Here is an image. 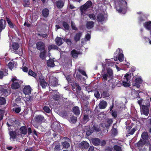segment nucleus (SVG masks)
I'll return each mask as SVG.
<instances>
[{"label":"nucleus","mask_w":151,"mask_h":151,"mask_svg":"<svg viewBox=\"0 0 151 151\" xmlns=\"http://www.w3.org/2000/svg\"><path fill=\"white\" fill-rule=\"evenodd\" d=\"M82 35V32H79L76 34L74 37V39L75 42H77L80 40Z\"/></svg>","instance_id":"17"},{"label":"nucleus","mask_w":151,"mask_h":151,"mask_svg":"<svg viewBox=\"0 0 151 151\" xmlns=\"http://www.w3.org/2000/svg\"><path fill=\"white\" fill-rule=\"evenodd\" d=\"M144 27L148 30H151V21L145 22L143 24Z\"/></svg>","instance_id":"32"},{"label":"nucleus","mask_w":151,"mask_h":151,"mask_svg":"<svg viewBox=\"0 0 151 151\" xmlns=\"http://www.w3.org/2000/svg\"><path fill=\"white\" fill-rule=\"evenodd\" d=\"M70 85L72 86L73 89H76V91H80L81 88L79 86V84L76 83L75 82L73 84H70Z\"/></svg>","instance_id":"23"},{"label":"nucleus","mask_w":151,"mask_h":151,"mask_svg":"<svg viewBox=\"0 0 151 151\" xmlns=\"http://www.w3.org/2000/svg\"><path fill=\"white\" fill-rule=\"evenodd\" d=\"M107 74L104 73L101 76V78H102L104 83H106V82L108 80L109 83L111 82V81H114V79L113 78H111V77H109Z\"/></svg>","instance_id":"4"},{"label":"nucleus","mask_w":151,"mask_h":151,"mask_svg":"<svg viewBox=\"0 0 151 151\" xmlns=\"http://www.w3.org/2000/svg\"><path fill=\"white\" fill-rule=\"evenodd\" d=\"M55 41L57 45L60 46L63 43V38L61 37H57L55 39Z\"/></svg>","instance_id":"29"},{"label":"nucleus","mask_w":151,"mask_h":151,"mask_svg":"<svg viewBox=\"0 0 151 151\" xmlns=\"http://www.w3.org/2000/svg\"><path fill=\"white\" fill-rule=\"evenodd\" d=\"M132 127L131 126H128L126 127V129L127 130V133L126 136L127 137L128 136L134 134L135 132L137 130V129L135 128H133L131 129Z\"/></svg>","instance_id":"3"},{"label":"nucleus","mask_w":151,"mask_h":151,"mask_svg":"<svg viewBox=\"0 0 151 151\" xmlns=\"http://www.w3.org/2000/svg\"><path fill=\"white\" fill-rule=\"evenodd\" d=\"M45 43L42 41H39L36 44V48L38 50L42 51L45 50Z\"/></svg>","instance_id":"6"},{"label":"nucleus","mask_w":151,"mask_h":151,"mask_svg":"<svg viewBox=\"0 0 151 151\" xmlns=\"http://www.w3.org/2000/svg\"><path fill=\"white\" fill-rule=\"evenodd\" d=\"M113 148L112 147L107 146L104 150V151H113Z\"/></svg>","instance_id":"64"},{"label":"nucleus","mask_w":151,"mask_h":151,"mask_svg":"<svg viewBox=\"0 0 151 151\" xmlns=\"http://www.w3.org/2000/svg\"><path fill=\"white\" fill-rule=\"evenodd\" d=\"M77 120V117H76L74 116H72L69 118V121L71 123H75Z\"/></svg>","instance_id":"45"},{"label":"nucleus","mask_w":151,"mask_h":151,"mask_svg":"<svg viewBox=\"0 0 151 151\" xmlns=\"http://www.w3.org/2000/svg\"><path fill=\"white\" fill-rule=\"evenodd\" d=\"M19 130L20 131V133L21 134L25 135L27 133V128L26 126L21 127Z\"/></svg>","instance_id":"30"},{"label":"nucleus","mask_w":151,"mask_h":151,"mask_svg":"<svg viewBox=\"0 0 151 151\" xmlns=\"http://www.w3.org/2000/svg\"><path fill=\"white\" fill-rule=\"evenodd\" d=\"M7 72L6 70L3 71L0 70V79H2L4 76L8 75Z\"/></svg>","instance_id":"40"},{"label":"nucleus","mask_w":151,"mask_h":151,"mask_svg":"<svg viewBox=\"0 0 151 151\" xmlns=\"http://www.w3.org/2000/svg\"><path fill=\"white\" fill-rule=\"evenodd\" d=\"M58 47L55 45H49L48 47V50L49 51H50L52 50H58Z\"/></svg>","instance_id":"43"},{"label":"nucleus","mask_w":151,"mask_h":151,"mask_svg":"<svg viewBox=\"0 0 151 151\" xmlns=\"http://www.w3.org/2000/svg\"><path fill=\"white\" fill-rule=\"evenodd\" d=\"M107 106V102L104 100L100 101L99 104V107L100 109H104Z\"/></svg>","instance_id":"18"},{"label":"nucleus","mask_w":151,"mask_h":151,"mask_svg":"<svg viewBox=\"0 0 151 151\" xmlns=\"http://www.w3.org/2000/svg\"><path fill=\"white\" fill-rule=\"evenodd\" d=\"M115 8L120 13L125 14L127 11V2L125 0H114Z\"/></svg>","instance_id":"1"},{"label":"nucleus","mask_w":151,"mask_h":151,"mask_svg":"<svg viewBox=\"0 0 151 151\" xmlns=\"http://www.w3.org/2000/svg\"><path fill=\"white\" fill-rule=\"evenodd\" d=\"M6 20L2 19H0V32L6 27Z\"/></svg>","instance_id":"15"},{"label":"nucleus","mask_w":151,"mask_h":151,"mask_svg":"<svg viewBox=\"0 0 151 151\" xmlns=\"http://www.w3.org/2000/svg\"><path fill=\"white\" fill-rule=\"evenodd\" d=\"M113 148L115 151H122V147L119 145H114Z\"/></svg>","instance_id":"49"},{"label":"nucleus","mask_w":151,"mask_h":151,"mask_svg":"<svg viewBox=\"0 0 151 151\" xmlns=\"http://www.w3.org/2000/svg\"><path fill=\"white\" fill-rule=\"evenodd\" d=\"M90 127L93 130V132L94 131L97 132L99 131V129L96 125H93V126H91Z\"/></svg>","instance_id":"62"},{"label":"nucleus","mask_w":151,"mask_h":151,"mask_svg":"<svg viewBox=\"0 0 151 151\" xmlns=\"http://www.w3.org/2000/svg\"><path fill=\"white\" fill-rule=\"evenodd\" d=\"M88 16L90 19L95 20L96 19V16L94 14H90L88 15Z\"/></svg>","instance_id":"61"},{"label":"nucleus","mask_w":151,"mask_h":151,"mask_svg":"<svg viewBox=\"0 0 151 151\" xmlns=\"http://www.w3.org/2000/svg\"><path fill=\"white\" fill-rule=\"evenodd\" d=\"M28 74L29 75L35 78H36L37 77V73L31 69L29 70Z\"/></svg>","instance_id":"46"},{"label":"nucleus","mask_w":151,"mask_h":151,"mask_svg":"<svg viewBox=\"0 0 151 151\" xmlns=\"http://www.w3.org/2000/svg\"><path fill=\"white\" fill-rule=\"evenodd\" d=\"M47 63L49 67H53L55 66L54 60L51 58L47 60Z\"/></svg>","instance_id":"35"},{"label":"nucleus","mask_w":151,"mask_h":151,"mask_svg":"<svg viewBox=\"0 0 151 151\" xmlns=\"http://www.w3.org/2000/svg\"><path fill=\"white\" fill-rule=\"evenodd\" d=\"M31 88L29 85L25 86L24 88L23 92L25 95H29L31 93Z\"/></svg>","instance_id":"16"},{"label":"nucleus","mask_w":151,"mask_h":151,"mask_svg":"<svg viewBox=\"0 0 151 151\" xmlns=\"http://www.w3.org/2000/svg\"><path fill=\"white\" fill-rule=\"evenodd\" d=\"M107 73H106L107 74V75H109V77H111V78L113 77V72L112 70L111 69H108L107 70Z\"/></svg>","instance_id":"50"},{"label":"nucleus","mask_w":151,"mask_h":151,"mask_svg":"<svg viewBox=\"0 0 151 151\" xmlns=\"http://www.w3.org/2000/svg\"><path fill=\"white\" fill-rule=\"evenodd\" d=\"M9 134L10 136V139L14 141L17 137L16 132L15 131H9Z\"/></svg>","instance_id":"20"},{"label":"nucleus","mask_w":151,"mask_h":151,"mask_svg":"<svg viewBox=\"0 0 151 151\" xmlns=\"http://www.w3.org/2000/svg\"><path fill=\"white\" fill-rule=\"evenodd\" d=\"M6 104V100L4 97L0 96V105H4Z\"/></svg>","instance_id":"48"},{"label":"nucleus","mask_w":151,"mask_h":151,"mask_svg":"<svg viewBox=\"0 0 151 151\" xmlns=\"http://www.w3.org/2000/svg\"><path fill=\"white\" fill-rule=\"evenodd\" d=\"M122 50L119 48H118L116 51L115 53L119 55L118 56V60L120 62H122L123 60H124V55L121 53Z\"/></svg>","instance_id":"11"},{"label":"nucleus","mask_w":151,"mask_h":151,"mask_svg":"<svg viewBox=\"0 0 151 151\" xmlns=\"http://www.w3.org/2000/svg\"><path fill=\"white\" fill-rule=\"evenodd\" d=\"M130 75L129 73H127L124 76V80L122 82L123 86L126 87H129L130 86V80L129 79Z\"/></svg>","instance_id":"2"},{"label":"nucleus","mask_w":151,"mask_h":151,"mask_svg":"<svg viewBox=\"0 0 151 151\" xmlns=\"http://www.w3.org/2000/svg\"><path fill=\"white\" fill-rule=\"evenodd\" d=\"M60 144H57L55 146L54 148V151H60Z\"/></svg>","instance_id":"58"},{"label":"nucleus","mask_w":151,"mask_h":151,"mask_svg":"<svg viewBox=\"0 0 151 151\" xmlns=\"http://www.w3.org/2000/svg\"><path fill=\"white\" fill-rule=\"evenodd\" d=\"M25 98L26 99L27 101L29 103L31 102L34 100L33 97L29 95L27 96Z\"/></svg>","instance_id":"52"},{"label":"nucleus","mask_w":151,"mask_h":151,"mask_svg":"<svg viewBox=\"0 0 151 151\" xmlns=\"http://www.w3.org/2000/svg\"><path fill=\"white\" fill-rule=\"evenodd\" d=\"M141 138L142 140L146 142V141L148 139L149 135L147 132H143L141 134Z\"/></svg>","instance_id":"27"},{"label":"nucleus","mask_w":151,"mask_h":151,"mask_svg":"<svg viewBox=\"0 0 151 151\" xmlns=\"http://www.w3.org/2000/svg\"><path fill=\"white\" fill-rule=\"evenodd\" d=\"M19 47V45L18 43L17 42L13 43L12 48V50H11V51L12 52L15 54H18V52L17 51Z\"/></svg>","instance_id":"8"},{"label":"nucleus","mask_w":151,"mask_h":151,"mask_svg":"<svg viewBox=\"0 0 151 151\" xmlns=\"http://www.w3.org/2000/svg\"><path fill=\"white\" fill-rule=\"evenodd\" d=\"M140 92L139 90L136 91L134 89L132 90L131 92V95L134 98H140L139 94Z\"/></svg>","instance_id":"25"},{"label":"nucleus","mask_w":151,"mask_h":151,"mask_svg":"<svg viewBox=\"0 0 151 151\" xmlns=\"http://www.w3.org/2000/svg\"><path fill=\"white\" fill-rule=\"evenodd\" d=\"M53 99L56 101H58L60 99V94L58 93V94H55L53 95Z\"/></svg>","instance_id":"55"},{"label":"nucleus","mask_w":151,"mask_h":151,"mask_svg":"<svg viewBox=\"0 0 151 151\" xmlns=\"http://www.w3.org/2000/svg\"><path fill=\"white\" fill-rule=\"evenodd\" d=\"M49 83L50 86L56 87L58 85V81L56 78H52L49 80Z\"/></svg>","instance_id":"14"},{"label":"nucleus","mask_w":151,"mask_h":151,"mask_svg":"<svg viewBox=\"0 0 151 151\" xmlns=\"http://www.w3.org/2000/svg\"><path fill=\"white\" fill-rule=\"evenodd\" d=\"M23 5L24 7H27L30 4L29 0H23Z\"/></svg>","instance_id":"54"},{"label":"nucleus","mask_w":151,"mask_h":151,"mask_svg":"<svg viewBox=\"0 0 151 151\" xmlns=\"http://www.w3.org/2000/svg\"><path fill=\"white\" fill-rule=\"evenodd\" d=\"M109 89L107 87L106 89H104L103 91L101 94V96L103 98L109 97Z\"/></svg>","instance_id":"19"},{"label":"nucleus","mask_w":151,"mask_h":151,"mask_svg":"<svg viewBox=\"0 0 151 151\" xmlns=\"http://www.w3.org/2000/svg\"><path fill=\"white\" fill-rule=\"evenodd\" d=\"M111 133L114 136L118 134V132L116 129L114 128L112 129L111 130Z\"/></svg>","instance_id":"60"},{"label":"nucleus","mask_w":151,"mask_h":151,"mask_svg":"<svg viewBox=\"0 0 151 151\" xmlns=\"http://www.w3.org/2000/svg\"><path fill=\"white\" fill-rule=\"evenodd\" d=\"M62 25L64 28V29L66 30H69L70 26L66 22L63 21L62 22Z\"/></svg>","instance_id":"39"},{"label":"nucleus","mask_w":151,"mask_h":151,"mask_svg":"<svg viewBox=\"0 0 151 151\" xmlns=\"http://www.w3.org/2000/svg\"><path fill=\"white\" fill-rule=\"evenodd\" d=\"M93 132V130L92 129L91 127H90L86 131V135L88 136H89L91 135Z\"/></svg>","instance_id":"57"},{"label":"nucleus","mask_w":151,"mask_h":151,"mask_svg":"<svg viewBox=\"0 0 151 151\" xmlns=\"http://www.w3.org/2000/svg\"><path fill=\"white\" fill-rule=\"evenodd\" d=\"M42 51H41L39 54V57L42 60H44L46 58L47 53L46 50H44Z\"/></svg>","instance_id":"34"},{"label":"nucleus","mask_w":151,"mask_h":151,"mask_svg":"<svg viewBox=\"0 0 151 151\" xmlns=\"http://www.w3.org/2000/svg\"><path fill=\"white\" fill-rule=\"evenodd\" d=\"M39 80L40 84L42 88H45L47 86V83L45 80L44 77L42 76H40Z\"/></svg>","instance_id":"7"},{"label":"nucleus","mask_w":151,"mask_h":151,"mask_svg":"<svg viewBox=\"0 0 151 151\" xmlns=\"http://www.w3.org/2000/svg\"><path fill=\"white\" fill-rule=\"evenodd\" d=\"M36 122L38 124H41L45 122V119L44 116L41 114L37 115L35 117Z\"/></svg>","instance_id":"5"},{"label":"nucleus","mask_w":151,"mask_h":151,"mask_svg":"<svg viewBox=\"0 0 151 151\" xmlns=\"http://www.w3.org/2000/svg\"><path fill=\"white\" fill-rule=\"evenodd\" d=\"M65 2L62 0H58L56 1L55 5L58 9L62 8L64 6Z\"/></svg>","instance_id":"12"},{"label":"nucleus","mask_w":151,"mask_h":151,"mask_svg":"<svg viewBox=\"0 0 151 151\" xmlns=\"http://www.w3.org/2000/svg\"><path fill=\"white\" fill-rule=\"evenodd\" d=\"M94 24L92 21H87L86 24V27L88 29H91L93 27Z\"/></svg>","instance_id":"33"},{"label":"nucleus","mask_w":151,"mask_h":151,"mask_svg":"<svg viewBox=\"0 0 151 151\" xmlns=\"http://www.w3.org/2000/svg\"><path fill=\"white\" fill-rule=\"evenodd\" d=\"M145 16H141L139 17V21L140 23L143 22L145 21Z\"/></svg>","instance_id":"59"},{"label":"nucleus","mask_w":151,"mask_h":151,"mask_svg":"<svg viewBox=\"0 0 151 151\" xmlns=\"http://www.w3.org/2000/svg\"><path fill=\"white\" fill-rule=\"evenodd\" d=\"M20 86V83L17 82L12 83L11 85V88L13 90L19 89Z\"/></svg>","instance_id":"24"},{"label":"nucleus","mask_w":151,"mask_h":151,"mask_svg":"<svg viewBox=\"0 0 151 151\" xmlns=\"http://www.w3.org/2000/svg\"><path fill=\"white\" fill-rule=\"evenodd\" d=\"M92 144L95 146H98L100 145V140L98 138H94L91 139Z\"/></svg>","instance_id":"26"},{"label":"nucleus","mask_w":151,"mask_h":151,"mask_svg":"<svg viewBox=\"0 0 151 151\" xmlns=\"http://www.w3.org/2000/svg\"><path fill=\"white\" fill-rule=\"evenodd\" d=\"M69 142H70L66 141L62 142V145L63 148L66 149L68 148L70 146Z\"/></svg>","instance_id":"44"},{"label":"nucleus","mask_w":151,"mask_h":151,"mask_svg":"<svg viewBox=\"0 0 151 151\" xmlns=\"http://www.w3.org/2000/svg\"><path fill=\"white\" fill-rule=\"evenodd\" d=\"M43 110L45 112L47 113H50L51 111L49 107L47 106H44L43 107Z\"/></svg>","instance_id":"56"},{"label":"nucleus","mask_w":151,"mask_h":151,"mask_svg":"<svg viewBox=\"0 0 151 151\" xmlns=\"http://www.w3.org/2000/svg\"><path fill=\"white\" fill-rule=\"evenodd\" d=\"M72 56L75 58H76L78 57L79 54L78 52L76 50L74 49L71 52Z\"/></svg>","instance_id":"42"},{"label":"nucleus","mask_w":151,"mask_h":151,"mask_svg":"<svg viewBox=\"0 0 151 151\" xmlns=\"http://www.w3.org/2000/svg\"><path fill=\"white\" fill-rule=\"evenodd\" d=\"M6 19L9 27L11 28H14L15 25L12 22L10 19L7 17H6Z\"/></svg>","instance_id":"38"},{"label":"nucleus","mask_w":151,"mask_h":151,"mask_svg":"<svg viewBox=\"0 0 151 151\" xmlns=\"http://www.w3.org/2000/svg\"><path fill=\"white\" fill-rule=\"evenodd\" d=\"M146 142L140 139L137 143V146L139 147H143L146 143Z\"/></svg>","instance_id":"41"},{"label":"nucleus","mask_w":151,"mask_h":151,"mask_svg":"<svg viewBox=\"0 0 151 151\" xmlns=\"http://www.w3.org/2000/svg\"><path fill=\"white\" fill-rule=\"evenodd\" d=\"M143 81L139 78H136L134 81V83H133V86H135L136 87L139 88L140 87V84L142 83Z\"/></svg>","instance_id":"9"},{"label":"nucleus","mask_w":151,"mask_h":151,"mask_svg":"<svg viewBox=\"0 0 151 151\" xmlns=\"http://www.w3.org/2000/svg\"><path fill=\"white\" fill-rule=\"evenodd\" d=\"M11 92V90L9 89H8L4 88L1 93L5 97H7L10 94Z\"/></svg>","instance_id":"31"},{"label":"nucleus","mask_w":151,"mask_h":151,"mask_svg":"<svg viewBox=\"0 0 151 151\" xmlns=\"http://www.w3.org/2000/svg\"><path fill=\"white\" fill-rule=\"evenodd\" d=\"M92 3L91 1H87L86 3L84 4L83 7L81 8V10L82 11L83 10H85L87 9L90 7L92 5Z\"/></svg>","instance_id":"10"},{"label":"nucleus","mask_w":151,"mask_h":151,"mask_svg":"<svg viewBox=\"0 0 151 151\" xmlns=\"http://www.w3.org/2000/svg\"><path fill=\"white\" fill-rule=\"evenodd\" d=\"M12 110L16 113L18 114L21 111V109L20 107H14L12 109Z\"/></svg>","instance_id":"53"},{"label":"nucleus","mask_w":151,"mask_h":151,"mask_svg":"<svg viewBox=\"0 0 151 151\" xmlns=\"http://www.w3.org/2000/svg\"><path fill=\"white\" fill-rule=\"evenodd\" d=\"M71 26L72 30L75 31L78 30V28L76 27L75 23L72 21L71 22Z\"/></svg>","instance_id":"51"},{"label":"nucleus","mask_w":151,"mask_h":151,"mask_svg":"<svg viewBox=\"0 0 151 151\" xmlns=\"http://www.w3.org/2000/svg\"><path fill=\"white\" fill-rule=\"evenodd\" d=\"M80 148L83 149H87L89 147V144L87 142L83 141L79 144Z\"/></svg>","instance_id":"13"},{"label":"nucleus","mask_w":151,"mask_h":151,"mask_svg":"<svg viewBox=\"0 0 151 151\" xmlns=\"http://www.w3.org/2000/svg\"><path fill=\"white\" fill-rule=\"evenodd\" d=\"M72 112L76 116H78L80 113L79 108L77 106H75L72 108Z\"/></svg>","instance_id":"21"},{"label":"nucleus","mask_w":151,"mask_h":151,"mask_svg":"<svg viewBox=\"0 0 151 151\" xmlns=\"http://www.w3.org/2000/svg\"><path fill=\"white\" fill-rule=\"evenodd\" d=\"M49 10L47 8H44L42 12V16L45 18L47 17L49 15Z\"/></svg>","instance_id":"28"},{"label":"nucleus","mask_w":151,"mask_h":151,"mask_svg":"<svg viewBox=\"0 0 151 151\" xmlns=\"http://www.w3.org/2000/svg\"><path fill=\"white\" fill-rule=\"evenodd\" d=\"M148 107L145 105H142V106L141 108L142 112L143 114L146 116H147L149 113Z\"/></svg>","instance_id":"22"},{"label":"nucleus","mask_w":151,"mask_h":151,"mask_svg":"<svg viewBox=\"0 0 151 151\" xmlns=\"http://www.w3.org/2000/svg\"><path fill=\"white\" fill-rule=\"evenodd\" d=\"M97 18L99 22H102L104 21L105 17L103 14L99 13L97 15Z\"/></svg>","instance_id":"36"},{"label":"nucleus","mask_w":151,"mask_h":151,"mask_svg":"<svg viewBox=\"0 0 151 151\" xmlns=\"http://www.w3.org/2000/svg\"><path fill=\"white\" fill-rule=\"evenodd\" d=\"M78 71L79 73H81L83 75L85 76H87L86 72L84 70H83L80 68H79L78 69Z\"/></svg>","instance_id":"63"},{"label":"nucleus","mask_w":151,"mask_h":151,"mask_svg":"<svg viewBox=\"0 0 151 151\" xmlns=\"http://www.w3.org/2000/svg\"><path fill=\"white\" fill-rule=\"evenodd\" d=\"M17 65V62H14V61L10 62L8 64V66L9 68L12 70L15 66Z\"/></svg>","instance_id":"37"},{"label":"nucleus","mask_w":151,"mask_h":151,"mask_svg":"<svg viewBox=\"0 0 151 151\" xmlns=\"http://www.w3.org/2000/svg\"><path fill=\"white\" fill-rule=\"evenodd\" d=\"M66 79L68 81V83L70 84H73L75 82L72 80L71 77L69 75H68L66 77Z\"/></svg>","instance_id":"47"}]
</instances>
